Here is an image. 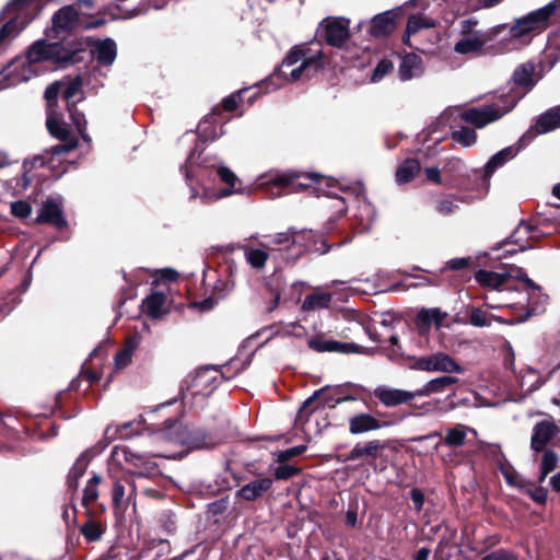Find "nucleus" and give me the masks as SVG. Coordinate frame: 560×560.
I'll list each match as a JSON object with an SVG mask.
<instances>
[{"instance_id": "37", "label": "nucleus", "mask_w": 560, "mask_h": 560, "mask_svg": "<svg viewBox=\"0 0 560 560\" xmlns=\"http://www.w3.org/2000/svg\"><path fill=\"white\" fill-rule=\"evenodd\" d=\"M420 172V163L415 159L406 160L396 172V180L399 184L410 182Z\"/></svg>"}, {"instance_id": "47", "label": "nucleus", "mask_w": 560, "mask_h": 560, "mask_svg": "<svg viewBox=\"0 0 560 560\" xmlns=\"http://www.w3.org/2000/svg\"><path fill=\"white\" fill-rule=\"evenodd\" d=\"M215 120L214 115H211L209 117H206L200 124H199V137L205 140H214L219 138L222 135L221 132H217L215 129L211 128V124Z\"/></svg>"}, {"instance_id": "16", "label": "nucleus", "mask_w": 560, "mask_h": 560, "mask_svg": "<svg viewBox=\"0 0 560 560\" xmlns=\"http://www.w3.org/2000/svg\"><path fill=\"white\" fill-rule=\"evenodd\" d=\"M387 424V422L381 421L369 412H358L348 419V430L353 435L377 431Z\"/></svg>"}, {"instance_id": "7", "label": "nucleus", "mask_w": 560, "mask_h": 560, "mask_svg": "<svg viewBox=\"0 0 560 560\" xmlns=\"http://www.w3.org/2000/svg\"><path fill=\"white\" fill-rule=\"evenodd\" d=\"M318 174H302L298 172H287L277 174L271 177L268 182H265L266 191L271 198L280 197L283 194L295 192L306 187H310L312 183H319Z\"/></svg>"}, {"instance_id": "19", "label": "nucleus", "mask_w": 560, "mask_h": 560, "mask_svg": "<svg viewBox=\"0 0 560 560\" xmlns=\"http://www.w3.org/2000/svg\"><path fill=\"white\" fill-rule=\"evenodd\" d=\"M559 428L553 420H542L535 424L530 439V447L540 452L558 434Z\"/></svg>"}, {"instance_id": "59", "label": "nucleus", "mask_w": 560, "mask_h": 560, "mask_svg": "<svg viewBox=\"0 0 560 560\" xmlns=\"http://www.w3.org/2000/svg\"><path fill=\"white\" fill-rule=\"evenodd\" d=\"M410 498L417 512L423 509L424 495L420 489H412L410 491Z\"/></svg>"}, {"instance_id": "30", "label": "nucleus", "mask_w": 560, "mask_h": 560, "mask_svg": "<svg viewBox=\"0 0 560 560\" xmlns=\"http://www.w3.org/2000/svg\"><path fill=\"white\" fill-rule=\"evenodd\" d=\"M395 28V19L392 12H384L374 16L371 21L370 33L375 37L389 35Z\"/></svg>"}, {"instance_id": "43", "label": "nucleus", "mask_w": 560, "mask_h": 560, "mask_svg": "<svg viewBox=\"0 0 560 560\" xmlns=\"http://www.w3.org/2000/svg\"><path fill=\"white\" fill-rule=\"evenodd\" d=\"M192 448H210L217 445V441L209 434L203 432H196L188 441H183Z\"/></svg>"}, {"instance_id": "39", "label": "nucleus", "mask_w": 560, "mask_h": 560, "mask_svg": "<svg viewBox=\"0 0 560 560\" xmlns=\"http://www.w3.org/2000/svg\"><path fill=\"white\" fill-rule=\"evenodd\" d=\"M103 526L100 522L88 518V521L82 525L81 533L89 541L98 540L103 535Z\"/></svg>"}, {"instance_id": "51", "label": "nucleus", "mask_w": 560, "mask_h": 560, "mask_svg": "<svg viewBox=\"0 0 560 560\" xmlns=\"http://www.w3.org/2000/svg\"><path fill=\"white\" fill-rule=\"evenodd\" d=\"M68 110L70 113L71 119L73 124L75 125L78 131L82 136L83 139H86L85 136V127H86V120L83 113H80L74 105H69Z\"/></svg>"}, {"instance_id": "41", "label": "nucleus", "mask_w": 560, "mask_h": 560, "mask_svg": "<svg viewBox=\"0 0 560 560\" xmlns=\"http://www.w3.org/2000/svg\"><path fill=\"white\" fill-rule=\"evenodd\" d=\"M558 455L553 451H546L541 458L539 482H542L546 477L556 469L558 465Z\"/></svg>"}, {"instance_id": "50", "label": "nucleus", "mask_w": 560, "mask_h": 560, "mask_svg": "<svg viewBox=\"0 0 560 560\" xmlns=\"http://www.w3.org/2000/svg\"><path fill=\"white\" fill-rule=\"evenodd\" d=\"M11 214L19 219H26L32 213V206L25 200L11 202Z\"/></svg>"}, {"instance_id": "54", "label": "nucleus", "mask_w": 560, "mask_h": 560, "mask_svg": "<svg viewBox=\"0 0 560 560\" xmlns=\"http://www.w3.org/2000/svg\"><path fill=\"white\" fill-rule=\"evenodd\" d=\"M299 472L300 469L292 465H280L275 470V477L278 480H288Z\"/></svg>"}, {"instance_id": "12", "label": "nucleus", "mask_w": 560, "mask_h": 560, "mask_svg": "<svg viewBox=\"0 0 560 560\" xmlns=\"http://www.w3.org/2000/svg\"><path fill=\"white\" fill-rule=\"evenodd\" d=\"M322 36L334 47H341L349 37V21L328 18L322 22Z\"/></svg>"}, {"instance_id": "13", "label": "nucleus", "mask_w": 560, "mask_h": 560, "mask_svg": "<svg viewBox=\"0 0 560 560\" xmlns=\"http://www.w3.org/2000/svg\"><path fill=\"white\" fill-rule=\"evenodd\" d=\"M112 502L116 516H122L127 508L136 505V486L131 481H115L112 492Z\"/></svg>"}, {"instance_id": "1", "label": "nucleus", "mask_w": 560, "mask_h": 560, "mask_svg": "<svg viewBox=\"0 0 560 560\" xmlns=\"http://www.w3.org/2000/svg\"><path fill=\"white\" fill-rule=\"evenodd\" d=\"M70 52L60 43L35 42L27 51L25 60H15L0 71V91L30 80L36 74L33 66L50 61L63 65L71 60Z\"/></svg>"}, {"instance_id": "20", "label": "nucleus", "mask_w": 560, "mask_h": 560, "mask_svg": "<svg viewBox=\"0 0 560 560\" xmlns=\"http://www.w3.org/2000/svg\"><path fill=\"white\" fill-rule=\"evenodd\" d=\"M112 457L118 464L126 462L137 468L140 469L139 474L143 475L144 472L150 474L155 469V465L148 462L142 455L132 452L127 446H115L112 452Z\"/></svg>"}, {"instance_id": "34", "label": "nucleus", "mask_w": 560, "mask_h": 560, "mask_svg": "<svg viewBox=\"0 0 560 560\" xmlns=\"http://www.w3.org/2000/svg\"><path fill=\"white\" fill-rule=\"evenodd\" d=\"M445 316L440 308H423L417 315V326L420 330H427L432 325L439 328Z\"/></svg>"}, {"instance_id": "4", "label": "nucleus", "mask_w": 560, "mask_h": 560, "mask_svg": "<svg viewBox=\"0 0 560 560\" xmlns=\"http://www.w3.org/2000/svg\"><path fill=\"white\" fill-rule=\"evenodd\" d=\"M324 67L322 50L312 51L311 48L293 47L280 67V74L291 82L312 78Z\"/></svg>"}, {"instance_id": "27", "label": "nucleus", "mask_w": 560, "mask_h": 560, "mask_svg": "<svg viewBox=\"0 0 560 560\" xmlns=\"http://www.w3.org/2000/svg\"><path fill=\"white\" fill-rule=\"evenodd\" d=\"M357 202L358 211L355 213V218L358 220L359 230L360 232H366L372 228L375 220V209L363 196H358Z\"/></svg>"}, {"instance_id": "31", "label": "nucleus", "mask_w": 560, "mask_h": 560, "mask_svg": "<svg viewBox=\"0 0 560 560\" xmlns=\"http://www.w3.org/2000/svg\"><path fill=\"white\" fill-rule=\"evenodd\" d=\"M332 300V294L320 289H316L313 293L306 295L302 303V311L314 312L327 308Z\"/></svg>"}, {"instance_id": "29", "label": "nucleus", "mask_w": 560, "mask_h": 560, "mask_svg": "<svg viewBox=\"0 0 560 560\" xmlns=\"http://www.w3.org/2000/svg\"><path fill=\"white\" fill-rule=\"evenodd\" d=\"M423 72L422 59L416 54H407L400 62L399 75L402 80H410Z\"/></svg>"}, {"instance_id": "55", "label": "nucleus", "mask_w": 560, "mask_h": 560, "mask_svg": "<svg viewBox=\"0 0 560 560\" xmlns=\"http://www.w3.org/2000/svg\"><path fill=\"white\" fill-rule=\"evenodd\" d=\"M292 230L285 233H278L271 240V244L279 246V249H285L292 247Z\"/></svg>"}, {"instance_id": "14", "label": "nucleus", "mask_w": 560, "mask_h": 560, "mask_svg": "<svg viewBox=\"0 0 560 560\" xmlns=\"http://www.w3.org/2000/svg\"><path fill=\"white\" fill-rule=\"evenodd\" d=\"M252 240H254L253 236L248 238L246 243L241 245L240 249L244 253L246 262L253 269L261 270L265 268L272 248H270L267 244L261 242L255 245L252 243Z\"/></svg>"}, {"instance_id": "8", "label": "nucleus", "mask_w": 560, "mask_h": 560, "mask_svg": "<svg viewBox=\"0 0 560 560\" xmlns=\"http://www.w3.org/2000/svg\"><path fill=\"white\" fill-rule=\"evenodd\" d=\"M46 125L49 132L54 137L63 141L62 143L56 144L50 148L49 153L51 155V160L57 159L58 156L68 153L77 148V141L68 139L69 131L54 109L48 110Z\"/></svg>"}, {"instance_id": "53", "label": "nucleus", "mask_w": 560, "mask_h": 560, "mask_svg": "<svg viewBox=\"0 0 560 560\" xmlns=\"http://www.w3.org/2000/svg\"><path fill=\"white\" fill-rule=\"evenodd\" d=\"M62 82H55L47 86L45 91V97L47 100L48 110L52 109L54 103L56 102L58 94L60 92L62 93Z\"/></svg>"}, {"instance_id": "56", "label": "nucleus", "mask_w": 560, "mask_h": 560, "mask_svg": "<svg viewBox=\"0 0 560 560\" xmlns=\"http://www.w3.org/2000/svg\"><path fill=\"white\" fill-rule=\"evenodd\" d=\"M305 450H306L305 445H298V446L281 451L278 454V462L284 463L288 459H290L291 457L301 455L302 453L305 452Z\"/></svg>"}, {"instance_id": "60", "label": "nucleus", "mask_w": 560, "mask_h": 560, "mask_svg": "<svg viewBox=\"0 0 560 560\" xmlns=\"http://www.w3.org/2000/svg\"><path fill=\"white\" fill-rule=\"evenodd\" d=\"M528 494L535 502L539 504H544L547 500V490L542 487H536L529 490Z\"/></svg>"}, {"instance_id": "18", "label": "nucleus", "mask_w": 560, "mask_h": 560, "mask_svg": "<svg viewBox=\"0 0 560 560\" xmlns=\"http://www.w3.org/2000/svg\"><path fill=\"white\" fill-rule=\"evenodd\" d=\"M488 187H489V182L485 180L483 191L478 194L476 197L465 195V194L464 195H453V194L444 195L435 201V210L442 215H450V214L454 213L459 208L458 203L468 205V203L472 202L476 198L482 197L486 194V191L488 190Z\"/></svg>"}, {"instance_id": "48", "label": "nucleus", "mask_w": 560, "mask_h": 560, "mask_svg": "<svg viewBox=\"0 0 560 560\" xmlns=\"http://www.w3.org/2000/svg\"><path fill=\"white\" fill-rule=\"evenodd\" d=\"M135 350V345L129 342L115 355V366L116 369H124L130 364L132 359V353Z\"/></svg>"}, {"instance_id": "15", "label": "nucleus", "mask_w": 560, "mask_h": 560, "mask_svg": "<svg viewBox=\"0 0 560 560\" xmlns=\"http://www.w3.org/2000/svg\"><path fill=\"white\" fill-rule=\"evenodd\" d=\"M387 447L386 442L381 440H370L365 443H357L347 454V460H366L374 462L381 453Z\"/></svg>"}, {"instance_id": "62", "label": "nucleus", "mask_w": 560, "mask_h": 560, "mask_svg": "<svg viewBox=\"0 0 560 560\" xmlns=\"http://www.w3.org/2000/svg\"><path fill=\"white\" fill-rule=\"evenodd\" d=\"M355 399L357 398L354 396L350 395V394H348V395L338 394L336 397L326 398V404L329 407H335L338 404H342L345 401H352V400H355Z\"/></svg>"}, {"instance_id": "9", "label": "nucleus", "mask_w": 560, "mask_h": 560, "mask_svg": "<svg viewBox=\"0 0 560 560\" xmlns=\"http://www.w3.org/2000/svg\"><path fill=\"white\" fill-rule=\"evenodd\" d=\"M206 168H215L217 174L220 178V180L226 185V188L219 190L218 192H208L205 191V194L201 196V199L205 201H211L217 200L220 198H224L228 196H231L233 194H240L242 191L241 187H237V184H240V180L237 176L226 166L219 162H207L203 161Z\"/></svg>"}, {"instance_id": "17", "label": "nucleus", "mask_w": 560, "mask_h": 560, "mask_svg": "<svg viewBox=\"0 0 560 560\" xmlns=\"http://www.w3.org/2000/svg\"><path fill=\"white\" fill-rule=\"evenodd\" d=\"M37 223H49L61 230L67 225L62 213L60 199L49 198L43 202L39 213L36 218Z\"/></svg>"}, {"instance_id": "3", "label": "nucleus", "mask_w": 560, "mask_h": 560, "mask_svg": "<svg viewBox=\"0 0 560 560\" xmlns=\"http://www.w3.org/2000/svg\"><path fill=\"white\" fill-rule=\"evenodd\" d=\"M510 278H520L527 284L528 306L532 314H538L544 311L548 296L540 292V288L526 277L521 268L510 267L503 271H489L480 269L476 272V281L486 288L499 290L505 287Z\"/></svg>"}, {"instance_id": "26", "label": "nucleus", "mask_w": 560, "mask_h": 560, "mask_svg": "<svg viewBox=\"0 0 560 560\" xmlns=\"http://www.w3.org/2000/svg\"><path fill=\"white\" fill-rule=\"evenodd\" d=\"M142 312L153 319L162 317L166 312V295L153 292L142 302Z\"/></svg>"}, {"instance_id": "6", "label": "nucleus", "mask_w": 560, "mask_h": 560, "mask_svg": "<svg viewBox=\"0 0 560 560\" xmlns=\"http://www.w3.org/2000/svg\"><path fill=\"white\" fill-rule=\"evenodd\" d=\"M374 396L380 402L387 407H396L399 405H409L412 408V415L425 416L436 411L439 401H425L421 405L412 404L416 398L415 390H405L399 388H390L386 386H378L374 389Z\"/></svg>"}, {"instance_id": "32", "label": "nucleus", "mask_w": 560, "mask_h": 560, "mask_svg": "<svg viewBox=\"0 0 560 560\" xmlns=\"http://www.w3.org/2000/svg\"><path fill=\"white\" fill-rule=\"evenodd\" d=\"M556 128H560V105L540 115L535 124L538 133H547Z\"/></svg>"}, {"instance_id": "40", "label": "nucleus", "mask_w": 560, "mask_h": 560, "mask_svg": "<svg viewBox=\"0 0 560 560\" xmlns=\"http://www.w3.org/2000/svg\"><path fill=\"white\" fill-rule=\"evenodd\" d=\"M101 482V477L98 475H94L92 478L89 479L84 491H83V498L82 503L85 506H89L91 503L95 502L98 498V485Z\"/></svg>"}, {"instance_id": "23", "label": "nucleus", "mask_w": 560, "mask_h": 560, "mask_svg": "<svg viewBox=\"0 0 560 560\" xmlns=\"http://www.w3.org/2000/svg\"><path fill=\"white\" fill-rule=\"evenodd\" d=\"M79 20L77 10L71 7L61 8L52 18V28L57 34L72 30Z\"/></svg>"}, {"instance_id": "58", "label": "nucleus", "mask_w": 560, "mask_h": 560, "mask_svg": "<svg viewBox=\"0 0 560 560\" xmlns=\"http://www.w3.org/2000/svg\"><path fill=\"white\" fill-rule=\"evenodd\" d=\"M240 98H241V93L240 92L226 96L222 101V106H223L224 110H226V112L234 110L236 108L238 102H240Z\"/></svg>"}, {"instance_id": "61", "label": "nucleus", "mask_w": 560, "mask_h": 560, "mask_svg": "<svg viewBox=\"0 0 560 560\" xmlns=\"http://www.w3.org/2000/svg\"><path fill=\"white\" fill-rule=\"evenodd\" d=\"M482 560H517V558L504 550H497L486 557Z\"/></svg>"}, {"instance_id": "64", "label": "nucleus", "mask_w": 560, "mask_h": 560, "mask_svg": "<svg viewBox=\"0 0 560 560\" xmlns=\"http://www.w3.org/2000/svg\"><path fill=\"white\" fill-rule=\"evenodd\" d=\"M447 266L451 268V269H463L465 267L468 266V259L466 258H456V259H452L447 262Z\"/></svg>"}, {"instance_id": "25", "label": "nucleus", "mask_w": 560, "mask_h": 560, "mask_svg": "<svg viewBox=\"0 0 560 560\" xmlns=\"http://www.w3.org/2000/svg\"><path fill=\"white\" fill-rule=\"evenodd\" d=\"M457 378L453 376H440L433 380H430L424 385H422L420 388L415 390L416 397H428L433 394H441L446 390L450 386L457 383Z\"/></svg>"}, {"instance_id": "2", "label": "nucleus", "mask_w": 560, "mask_h": 560, "mask_svg": "<svg viewBox=\"0 0 560 560\" xmlns=\"http://www.w3.org/2000/svg\"><path fill=\"white\" fill-rule=\"evenodd\" d=\"M534 70L535 66L532 62L523 63L515 69L513 82L516 88L502 97L503 106L491 104L479 108H470L462 114V118L476 128H482L500 119L504 114L512 110L516 103L535 85L533 80Z\"/></svg>"}, {"instance_id": "11", "label": "nucleus", "mask_w": 560, "mask_h": 560, "mask_svg": "<svg viewBox=\"0 0 560 560\" xmlns=\"http://www.w3.org/2000/svg\"><path fill=\"white\" fill-rule=\"evenodd\" d=\"M413 369L425 372L460 373L463 369L448 354L443 352L419 357L415 360Z\"/></svg>"}, {"instance_id": "63", "label": "nucleus", "mask_w": 560, "mask_h": 560, "mask_svg": "<svg viewBox=\"0 0 560 560\" xmlns=\"http://www.w3.org/2000/svg\"><path fill=\"white\" fill-rule=\"evenodd\" d=\"M425 175L429 180L436 184L441 183L440 171L436 167L425 168Z\"/></svg>"}, {"instance_id": "42", "label": "nucleus", "mask_w": 560, "mask_h": 560, "mask_svg": "<svg viewBox=\"0 0 560 560\" xmlns=\"http://www.w3.org/2000/svg\"><path fill=\"white\" fill-rule=\"evenodd\" d=\"M308 346H310V348H312L316 351H319V352H324V351L347 352V351H349V348L351 347V345L340 343L337 341H319V340H315V339L310 340Z\"/></svg>"}, {"instance_id": "49", "label": "nucleus", "mask_w": 560, "mask_h": 560, "mask_svg": "<svg viewBox=\"0 0 560 560\" xmlns=\"http://www.w3.org/2000/svg\"><path fill=\"white\" fill-rule=\"evenodd\" d=\"M63 86L62 90V96L67 101L68 106L72 105L71 102L73 101L74 96L80 92L81 89V80L79 78L73 79L68 82H62Z\"/></svg>"}, {"instance_id": "52", "label": "nucleus", "mask_w": 560, "mask_h": 560, "mask_svg": "<svg viewBox=\"0 0 560 560\" xmlns=\"http://www.w3.org/2000/svg\"><path fill=\"white\" fill-rule=\"evenodd\" d=\"M393 69H394V65L392 61H389L387 59L381 60L373 71V74L371 78L372 82L381 81L386 74L392 72Z\"/></svg>"}, {"instance_id": "38", "label": "nucleus", "mask_w": 560, "mask_h": 560, "mask_svg": "<svg viewBox=\"0 0 560 560\" xmlns=\"http://www.w3.org/2000/svg\"><path fill=\"white\" fill-rule=\"evenodd\" d=\"M493 320L500 323H509L508 320H503L501 317L490 314L482 308H472L469 315L470 324L476 327L490 326Z\"/></svg>"}, {"instance_id": "24", "label": "nucleus", "mask_w": 560, "mask_h": 560, "mask_svg": "<svg viewBox=\"0 0 560 560\" xmlns=\"http://www.w3.org/2000/svg\"><path fill=\"white\" fill-rule=\"evenodd\" d=\"M272 486L270 478H258L244 485L238 491L237 495L246 501H255L264 495Z\"/></svg>"}, {"instance_id": "46", "label": "nucleus", "mask_w": 560, "mask_h": 560, "mask_svg": "<svg viewBox=\"0 0 560 560\" xmlns=\"http://www.w3.org/2000/svg\"><path fill=\"white\" fill-rule=\"evenodd\" d=\"M86 467L88 460L85 459V457L81 456L80 458H78L68 476V483L70 488L75 489L78 487V480L84 475Z\"/></svg>"}, {"instance_id": "5", "label": "nucleus", "mask_w": 560, "mask_h": 560, "mask_svg": "<svg viewBox=\"0 0 560 560\" xmlns=\"http://www.w3.org/2000/svg\"><path fill=\"white\" fill-rule=\"evenodd\" d=\"M553 15L560 18V0H553L544 8H540L522 20H518L515 25L510 28V38L508 49L516 48L522 38L533 32H540L549 24Z\"/></svg>"}, {"instance_id": "33", "label": "nucleus", "mask_w": 560, "mask_h": 560, "mask_svg": "<svg viewBox=\"0 0 560 560\" xmlns=\"http://www.w3.org/2000/svg\"><path fill=\"white\" fill-rule=\"evenodd\" d=\"M556 128H560V105L540 115L535 124L538 133H547Z\"/></svg>"}, {"instance_id": "22", "label": "nucleus", "mask_w": 560, "mask_h": 560, "mask_svg": "<svg viewBox=\"0 0 560 560\" xmlns=\"http://www.w3.org/2000/svg\"><path fill=\"white\" fill-rule=\"evenodd\" d=\"M91 52L100 65L110 66L117 56L116 43L110 38L96 40L92 46Z\"/></svg>"}, {"instance_id": "45", "label": "nucleus", "mask_w": 560, "mask_h": 560, "mask_svg": "<svg viewBox=\"0 0 560 560\" xmlns=\"http://www.w3.org/2000/svg\"><path fill=\"white\" fill-rule=\"evenodd\" d=\"M454 141L460 143L464 147H471L476 143L477 135L474 129L468 127H460L458 130L452 133Z\"/></svg>"}, {"instance_id": "21", "label": "nucleus", "mask_w": 560, "mask_h": 560, "mask_svg": "<svg viewBox=\"0 0 560 560\" xmlns=\"http://www.w3.org/2000/svg\"><path fill=\"white\" fill-rule=\"evenodd\" d=\"M490 39V34H468V36H463L457 40L454 50L460 55H476L482 50Z\"/></svg>"}, {"instance_id": "44", "label": "nucleus", "mask_w": 560, "mask_h": 560, "mask_svg": "<svg viewBox=\"0 0 560 560\" xmlns=\"http://www.w3.org/2000/svg\"><path fill=\"white\" fill-rule=\"evenodd\" d=\"M326 393V388H322L317 392H315L313 394V396H311L310 398H307L303 405L301 406V408L299 409V412L296 415V424H302L304 423L308 416L314 411V409L312 408V405L315 402L316 398L323 394Z\"/></svg>"}, {"instance_id": "35", "label": "nucleus", "mask_w": 560, "mask_h": 560, "mask_svg": "<svg viewBox=\"0 0 560 560\" xmlns=\"http://www.w3.org/2000/svg\"><path fill=\"white\" fill-rule=\"evenodd\" d=\"M515 155L516 150L513 147L505 148L495 153L485 165V177H490L499 167L503 166Z\"/></svg>"}, {"instance_id": "28", "label": "nucleus", "mask_w": 560, "mask_h": 560, "mask_svg": "<svg viewBox=\"0 0 560 560\" xmlns=\"http://www.w3.org/2000/svg\"><path fill=\"white\" fill-rule=\"evenodd\" d=\"M468 434L476 436L477 432L465 424H456L445 430L443 443L450 447H459L465 444Z\"/></svg>"}, {"instance_id": "10", "label": "nucleus", "mask_w": 560, "mask_h": 560, "mask_svg": "<svg viewBox=\"0 0 560 560\" xmlns=\"http://www.w3.org/2000/svg\"><path fill=\"white\" fill-rule=\"evenodd\" d=\"M435 25V20L423 13L410 15L404 35V44L410 48L423 51L425 48L419 39V36L423 32L432 30Z\"/></svg>"}, {"instance_id": "57", "label": "nucleus", "mask_w": 560, "mask_h": 560, "mask_svg": "<svg viewBox=\"0 0 560 560\" xmlns=\"http://www.w3.org/2000/svg\"><path fill=\"white\" fill-rule=\"evenodd\" d=\"M477 21L474 19H466L460 22V35L468 36V34H487L482 31L475 30Z\"/></svg>"}, {"instance_id": "36", "label": "nucleus", "mask_w": 560, "mask_h": 560, "mask_svg": "<svg viewBox=\"0 0 560 560\" xmlns=\"http://www.w3.org/2000/svg\"><path fill=\"white\" fill-rule=\"evenodd\" d=\"M314 237L315 234L311 230L300 232H295L292 230V247L296 248L294 255L299 256L300 254L303 253V250L314 249V246L312 244ZM315 250H318V248H315Z\"/></svg>"}]
</instances>
